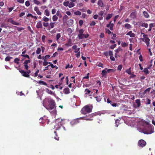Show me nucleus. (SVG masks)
<instances>
[{
  "label": "nucleus",
  "instance_id": "1",
  "mask_svg": "<svg viewBox=\"0 0 155 155\" xmlns=\"http://www.w3.org/2000/svg\"><path fill=\"white\" fill-rule=\"evenodd\" d=\"M44 107L48 110H51L55 107L54 101L51 98H45L43 101Z\"/></svg>",
  "mask_w": 155,
  "mask_h": 155
},
{
  "label": "nucleus",
  "instance_id": "2",
  "mask_svg": "<svg viewBox=\"0 0 155 155\" xmlns=\"http://www.w3.org/2000/svg\"><path fill=\"white\" fill-rule=\"evenodd\" d=\"M97 115V114L96 113H93L91 114H89L87 116H86V117H82L78 118L77 119L71 122L70 123L72 125L79 123V120H86L91 121L93 120V119L92 118L96 116Z\"/></svg>",
  "mask_w": 155,
  "mask_h": 155
},
{
  "label": "nucleus",
  "instance_id": "3",
  "mask_svg": "<svg viewBox=\"0 0 155 155\" xmlns=\"http://www.w3.org/2000/svg\"><path fill=\"white\" fill-rule=\"evenodd\" d=\"M93 107L92 105H87L83 107L81 110V112L83 114H86L89 113L92 111Z\"/></svg>",
  "mask_w": 155,
  "mask_h": 155
},
{
  "label": "nucleus",
  "instance_id": "4",
  "mask_svg": "<svg viewBox=\"0 0 155 155\" xmlns=\"http://www.w3.org/2000/svg\"><path fill=\"white\" fill-rule=\"evenodd\" d=\"M79 34L78 35V37L80 39H83L84 38H87L89 36V35L87 33L86 34H84V30L81 28L79 29L78 31Z\"/></svg>",
  "mask_w": 155,
  "mask_h": 155
},
{
  "label": "nucleus",
  "instance_id": "5",
  "mask_svg": "<svg viewBox=\"0 0 155 155\" xmlns=\"http://www.w3.org/2000/svg\"><path fill=\"white\" fill-rule=\"evenodd\" d=\"M145 28L143 29L142 30V31H143V29H144ZM141 34H143L142 38H141L142 41L145 42L147 45V47H148L150 44V39L148 38V35L146 34H144V33L141 32Z\"/></svg>",
  "mask_w": 155,
  "mask_h": 155
},
{
  "label": "nucleus",
  "instance_id": "6",
  "mask_svg": "<svg viewBox=\"0 0 155 155\" xmlns=\"http://www.w3.org/2000/svg\"><path fill=\"white\" fill-rule=\"evenodd\" d=\"M154 131L150 127H148L147 129L143 130L142 132L145 134H150L153 133Z\"/></svg>",
  "mask_w": 155,
  "mask_h": 155
},
{
  "label": "nucleus",
  "instance_id": "7",
  "mask_svg": "<svg viewBox=\"0 0 155 155\" xmlns=\"http://www.w3.org/2000/svg\"><path fill=\"white\" fill-rule=\"evenodd\" d=\"M7 22L11 23L12 24L16 25H19L20 23L14 21L13 19L12 18H9L8 19Z\"/></svg>",
  "mask_w": 155,
  "mask_h": 155
},
{
  "label": "nucleus",
  "instance_id": "8",
  "mask_svg": "<svg viewBox=\"0 0 155 155\" xmlns=\"http://www.w3.org/2000/svg\"><path fill=\"white\" fill-rule=\"evenodd\" d=\"M146 142L143 140H140L138 142V146L141 147H144L146 145Z\"/></svg>",
  "mask_w": 155,
  "mask_h": 155
},
{
  "label": "nucleus",
  "instance_id": "9",
  "mask_svg": "<svg viewBox=\"0 0 155 155\" xmlns=\"http://www.w3.org/2000/svg\"><path fill=\"white\" fill-rule=\"evenodd\" d=\"M137 12L135 11L133 12L130 14L129 17L131 19H134L137 18Z\"/></svg>",
  "mask_w": 155,
  "mask_h": 155
},
{
  "label": "nucleus",
  "instance_id": "10",
  "mask_svg": "<svg viewBox=\"0 0 155 155\" xmlns=\"http://www.w3.org/2000/svg\"><path fill=\"white\" fill-rule=\"evenodd\" d=\"M19 71L21 74L22 76L24 77L27 78L29 77V75L27 74V73L25 71L21 70H19Z\"/></svg>",
  "mask_w": 155,
  "mask_h": 155
},
{
  "label": "nucleus",
  "instance_id": "11",
  "mask_svg": "<svg viewBox=\"0 0 155 155\" xmlns=\"http://www.w3.org/2000/svg\"><path fill=\"white\" fill-rule=\"evenodd\" d=\"M47 120L48 121V120L47 119V117L45 116H44L43 117H41L40 118L39 120L40 123H41L42 124L45 122V120Z\"/></svg>",
  "mask_w": 155,
  "mask_h": 155
},
{
  "label": "nucleus",
  "instance_id": "12",
  "mask_svg": "<svg viewBox=\"0 0 155 155\" xmlns=\"http://www.w3.org/2000/svg\"><path fill=\"white\" fill-rule=\"evenodd\" d=\"M63 92L65 94H68L70 93V89L68 87H66L63 89Z\"/></svg>",
  "mask_w": 155,
  "mask_h": 155
},
{
  "label": "nucleus",
  "instance_id": "13",
  "mask_svg": "<svg viewBox=\"0 0 155 155\" xmlns=\"http://www.w3.org/2000/svg\"><path fill=\"white\" fill-rule=\"evenodd\" d=\"M72 45V40L71 39H70L68 40V42L66 43L65 44V45L67 46H71Z\"/></svg>",
  "mask_w": 155,
  "mask_h": 155
},
{
  "label": "nucleus",
  "instance_id": "14",
  "mask_svg": "<svg viewBox=\"0 0 155 155\" xmlns=\"http://www.w3.org/2000/svg\"><path fill=\"white\" fill-rule=\"evenodd\" d=\"M107 68H105L104 70L102 71L101 74L103 77L106 75V74L107 72Z\"/></svg>",
  "mask_w": 155,
  "mask_h": 155
},
{
  "label": "nucleus",
  "instance_id": "15",
  "mask_svg": "<svg viewBox=\"0 0 155 155\" xmlns=\"http://www.w3.org/2000/svg\"><path fill=\"white\" fill-rule=\"evenodd\" d=\"M35 11L36 12L38 15H40L41 14V12L39 10L38 7H35L34 8Z\"/></svg>",
  "mask_w": 155,
  "mask_h": 155
},
{
  "label": "nucleus",
  "instance_id": "16",
  "mask_svg": "<svg viewBox=\"0 0 155 155\" xmlns=\"http://www.w3.org/2000/svg\"><path fill=\"white\" fill-rule=\"evenodd\" d=\"M62 119H56L55 120V123L56 124L57 123L58 125H61V123H62Z\"/></svg>",
  "mask_w": 155,
  "mask_h": 155
},
{
  "label": "nucleus",
  "instance_id": "17",
  "mask_svg": "<svg viewBox=\"0 0 155 155\" xmlns=\"http://www.w3.org/2000/svg\"><path fill=\"white\" fill-rule=\"evenodd\" d=\"M127 35H129L130 37L132 38L134 37L135 36V34L134 33H133L131 31L127 33Z\"/></svg>",
  "mask_w": 155,
  "mask_h": 155
},
{
  "label": "nucleus",
  "instance_id": "18",
  "mask_svg": "<svg viewBox=\"0 0 155 155\" xmlns=\"http://www.w3.org/2000/svg\"><path fill=\"white\" fill-rule=\"evenodd\" d=\"M143 14L144 17L146 18H148L149 17V15L148 13L146 11H143Z\"/></svg>",
  "mask_w": 155,
  "mask_h": 155
},
{
  "label": "nucleus",
  "instance_id": "19",
  "mask_svg": "<svg viewBox=\"0 0 155 155\" xmlns=\"http://www.w3.org/2000/svg\"><path fill=\"white\" fill-rule=\"evenodd\" d=\"M36 27L38 28H42V26L41 21H39L37 23Z\"/></svg>",
  "mask_w": 155,
  "mask_h": 155
},
{
  "label": "nucleus",
  "instance_id": "20",
  "mask_svg": "<svg viewBox=\"0 0 155 155\" xmlns=\"http://www.w3.org/2000/svg\"><path fill=\"white\" fill-rule=\"evenodd\" d=\"M130 75L129 77L127 76V79H130L134 78L136 77V75L134 74V72H132V73H131V74Z\"/></svg>",
  "mask_w": 155,
  "mask_h": 155
},
{
  "label": "nucleus",
  "instance_id": "21",
  "mask_svg": "<svg viewBox=\"0 0 155 155\" xmlns=\"http://www.w3.org/2000/svg\"><path fill=\"white\" fill-rule=\"evenodd\" d=\"M44 14L46 16H48L50 15V12L48 9H46L44 11Z\"/></svg>",
  "mask_w": 155,
  "mask_h": 155
},
{
  "label": "nucleus",
  "instance_id": "22",
  "mask_svg": "<svg viewBox=\"0 0 155 155\" xmlns=\"http://www.w3.org/2000/svg\"><path fill=\"white\" fill-rule=\"evenodd\" d=\"M50 57V56L49 55H47L45 57H43L42 58V59L44 61H46L49 59Z\"/></svg>",
  "mask_w": 155,
  "mask_h": 155
},
{
  "label": "nucleus",
  "instance_id": "23",
  "mask_svg": "<svg viewBox=\"0 0 155 155\" xmlns=\"http://www.w3.org/2000/svg\"><path fill=\"white\" fill-rule=\"evenodd\" d=\"M98 5L101 7H103L104 5V3L101 0H99L98 2Z\"/></svg>",
  "mask_w": 155,
  "mask_h": 155
},
{
  "label": "nucleus",
  "instance_id": "24",
  "mask_svg": "<svg viewBox=\"0 0 155 155\" xmlns=\"http://www.w3.org/2000/svg\"><path fill=\"white\" fill-rule=\"evenodd\" d=\"M54 133L55 135V136L54 137V138L58 140H59V137L58 136L56 131H54Z\"/></svg>",
  "mask_w": 155,
  "mask_h": 155
},
{
  "label": "nucleus",
  "instance_id": "25",
  "mask_svg": "<svg viewBox=\"0 0 155 155\" xmlns=\"http://www.w3.org/2000/svg\"><path fill=\"white\" fill-rule=\"evenodd\" d=\"M113 16L112 14H108L107 15L106 18L107 20H108L110 19V18H112Z\"/></svg>",
  "mask_w": 155,
  "mask_h": 155
},
{
  "label": "nucleus",
  "instance_id": "26",
  "mask_svg": "<svg viewBox=\"0 0 155 155\" xmlns=\"http://www.w3.org/2000/svg\"><path fill=\"white\" fill-rule=\"evenodd\" d=\"M56 15L57 16V17H58L60 18H61L62 17V14L59 11H57Z\"/></svg>",
  "mask_w": 155,
  "mask_h": 155
},
{
  "label": "nucleus",
  "instance_id": "27",
  "mask_svg": "<svg viewBox=\"0 0 155 155\" xmlns=\"http://www.w3.org/2000/svg\"><path fill=\"white\" fill-rule=\"evenodd\" d=\"M135 102L137 104V107H140V99H137L135 100Z\"/></svg>",
  "mask_w": 155,
  "mask_h": 155
},
{
  "label": "nucleus",
  "instance_id": "28",
  "mask_svg": "<svg viewBox=\"0 0 155 155\" xmlns=\"http://www.w3.org/2000/svg\"><path fill=\"white\" fill-rule=\"evenodd\" d=\"M1 27L2 28H6L7 27V24L5 22H3L1 23Z\"/></svg>",
  "mask_w": 155,
  "mask_h": 155
},
{
  "label": "nucleus",
  "instance_id": "29",
  "mask_svg": "<svg viewBox=\"0 0 155 155\" xmlns=\"http://www.w3.org/2000/svg\"><path fill=\"white\" fill-rule=\"evenodd\" d=\"M143 71L146 75L150 73L149 71L148 70V68H144V69Z\"/></svg>",
  "mask_w": 155,
  "mask_h": 155
},
{
  "label": "nucleus",
  "instance_id": "30",
  "mask_svg": "<svg viewBox=\"0 0 155 155\" xmlns=\"http://www.w3.org/2000/svg\"><path fill=\"white\" fill-rule=\"evenodd\" d=\"M74 5L75 4L73 2H70V3H69L68 7L69 8L73 7L74 6Z\"/></svg>",
  "mask_w": 155,
  "mask_h": 155
},
{
  "label": "nucleus",
  "instance_id": "31",
  "mask_svg": "<svg viewBox=\"0 0 155 155\" xmlns=\"http://www.w3.org/2000/svg\"><path fill=\"white\" fill-rule=\"evenodd\" d=\"M52 19L53 21H56L58 19V17L56 15H54L52 17Z\"/></svg>",
  "mask_w": 155,
  "mask_h": 155
},
{
  "label": "nucleus",
  "instance_id": "32",
  "mask_svg": "<svg viewBox=\"0 0 155 155\" xmlns=\"http://www.w3.org/2000/svg\"><path fill=\"white\" fill-rule=\"evenodd\" d=\"M141 26L142 27H144L145 28H147L148 27V25L147 23H143L141 24Z\"/></svg>",
  "mask_w": 155,
  "mask_h": 155
},
{
  "label": "nucleus",
  "instance_id": "33",
  "mask_svg": "<svg viewBox=\"0 0 155 155\" xmlns=\"http://www.w3.org/2000/svg\"><path fill=\"white\" fill-rule=\"evenodd\" d=\"M74 14L76 15H80L81 14V12L79 11H77L74 12Z\"/></svg>",
  "mask_w": 155,
  "mask_h": 155
},
{
  "label": "nucleus",
  "instance_id": "34",
  "mask_svg": "<svg viewBox=\"0 0 155 155\" xmlns=\"http://www.w3.org/2000/svg\"><path fill=\"white\" fill-rule=\"evenodd\" d=\"M38 83L39 84H42L43 85H47V84L46 83V82H44V81H39L38 82Z\"/></svg>",
  "mask_w": 155,
  "mask_h": 155
},
{
  "label": "nucleus",
  "instance_id": "35",
  "mask_svg": "<svg viewBox=\"0 0 155 155\" xmlns=\"http://www.w3.org/2000/svg\"><path fill=\"white\" fill-rule=\"evenodd\" d=\"M96 100L98 102H100L101 99V98L100 96H97L95 97Z\"/></svg>",
  "mask_w": 155,
  "mask_h": 155
},
{
  "label": "nucleus",
  "instance_id": "36",
  "mask_svg": "<svg viewBox=\"0 0 155 155\" xmlns=\"http://www.w3.org/2000/svg\"><path fill=\"white\" fill-rule=\"evenodd\" d=\"M154 26L153 25V23H150L149 25V28L148 29V31H150L151 30L152 28Z\"/></svg>",
  "mask_w": 155,
  "mask_h": 155
},
{
  "label": "nucleus",
  "instance_id": "37",
  "mask_svg": "<svg viewBox=\"0 0 155 155\" xmlns=\"http://www.w3.org/2000/svg\"><path fill=\"white\" fill-rule=\"evenodd\" d=\"M68 19V16L66 15H65L63 18V21H66Z\"/></svg>",
  "mask_w": 155,
  "mask_h": 155
},
{
  "label": "nucleus",
  "instance_id": "38",
  "mask_svg": "<svg viewBox=\"0 0 155 155\" xmlns=\"http://www.w3.org/2000/svg\"><path fill=\"white\" fill-rule=\"evenodd\" d=\"M55 22H50L49 24L50 27L51 28H54Z\"/></svg>",
  "mask_w": 155,
  "mask_h": 155
},
{
  "label": "nucleus",
  "instance_id": "39",
  "mask_svg": "<svg viewBox=\"0 0 155 155\" xmlns=\"http://www.w3.org/2000/svg\"><path fill=\"white\" fill-rule=\"evenodd\" d=\"M46 92L49 94H52L53 93L52 91L48 88L46 89Z\"/></svg>",
  "mask_w": 155,
  "mask_h": 155
},
{
  "label": "nucleus",
  "instance_id": "40",
  "mask_svg": "<svg viewBox=\"0 0 155 155\" xmlns=\"http://www.w3.org/2000/svg\"><path fill=\"white\" fill-rule=\"evenodd\" d=\"M12 58V57H10V56H7L6 57V58L5 59V60L6 61H8L10 60Z\"/></svg>",
  "mask_w": 155,
  "mask_h": 155
},
{
  "label": "nucleus",
  "instance_id": "41",
  "mask_svg": "<svg viewBox=\"0 0 155 155\" xmlns=\"http://www.w3.org/2000/svg\"><path fill=\"white\" fill-rule=\"evenodd\" d=\"M43 20L45 22H47L49 21V19L47 17L45 16H44L43 18Z\"/></svg>",
  "mask_w": 155,
  "mask_h": 155
},
{
  "label": "nucleus",
  "instance_id": "42",
  "mask_svg": "<svg viewBox=\"0 0 155 155\" xmlns=\"http://www.w3.org/2000/svg\"><path fill=\"white\" fill-rule=\"evenodd\" d=\"M20 61V59L18 58H16L14 60V62L15 63H16L17 64H18L19 63L18 61Z\"/></svg>",
  "mask_w": 155,
  "mask_h": 155
},
{
  "label": "nucleus",
  "instance_id": "43",
  "mask_svg": "<svg viewBox=\"0 0 155 155\" xmlns=\"http://www.w3.org/2000/svg\"><path fill=\"white\" fill-rule=\"evenodd\" d=\"M61 35L60 33H58L56 35V40L57 41L61 37Z\"/></svg>",
  "mask_w": 155,
  "mask_h": 155
},
{
  "label": "nucleus",
  "instance_id": "44",
  "mask_svg": "<svg viewBox=\"0 0 155 155\" xmlns=\"http://www.w3.org/2000/svg\"><path fill=\"white\" fill-rule=\"evenodd\" d=\"M97 66L98 67H101L102 68H103L104 67L103 66V64L101 63H97Z\"/></svg>",
  "mask_w": 155,
  "mask_h": 155
},
{
  "label": "nucleus",
  "instance_id": "45",
  "mask_svg": "<svg viewBox=\"0 0 155 155\" xmlns=\"http://www.w3.org/2000/svg\"><path fill=\"white\" fill-rule=\"evenodd\" d=\"M151 89L150 87L148 88L144 92H143V94H145L147 93V92H150V90Z\"/></svg>",
  "mask_w": 155,
  "mask_h": 155
},
{
  "label": "nucleus",
  "instance_id": "46",
  "mask_svg": "<svg viewBox=\"0 0 155 155\" xmlns=\"http://www.w3.org/2000/svg\"><path fill=\"white\" fill-rule=\"evenodd\" d=\"M41 51V49L40 48H37L36 51V53L37 54H39Z\"/></svg>",
  "mask_w": 155,
  "mask_h": 155
},
{
  "label": "nucleus",
  "instance_id": "47",
  "mask_svg": "<svg viewBox=\"0 0 155 155\" xmlns=\"http://www.w3.org/2000/svg\"><path fill=\"white\" fill-rule=\"evenodd\" d=\"M127 73L129 74H130L132 72L131 71V68H130L128 69L127 70Z\"/></svg>",
  "mask_w": 155,
  "mask_h": 155
},
{
  "label": "nucleus",
  "instance_id": "48",
  "mask_svg": "<svg viewBox=\"0 0 155 155\" xmlns=\"http://www.w3.org/2000/svg\"><path fill=\"white\" fill-rule=\"evenodd\" d=\"M69 3V2L68 1L67 2H63V4L65 6H68Z\"/></svg>",
  "mask_w": 155,
  "mask_h": 155
},
{
  "label": "nucleus",
  "instance_id": "49",
  "mask_svg": "<svg viewBox=\"0 0 155 155\" xmlns=\"http://www.w3.org/2000/svg\"><path fill=\"white\" fill-rule=\"evenodd\" d=\"M85 94H88L90 93L91 91L87 89H86L85 90Z\"/></svg>",
  "mask_w": 155,
  "mask_h": 155
},
{
  "label": "nucleus",
  "instance_id": "50",
  "mask_svg": "<svg viewBox=\"0 0 155 155\" xmlns=\"http://www.w3.org/2000/svg\"><path fill=\"white\" fill-rule=\"evenodd\" d=\"M17 28V30L18 31H20L22 30H24L25 28L22 27H16Z\"/></svg>",
  "mask_w": 155,
  "mask_h": 155
},
{
  "label": "nucleus",
  "instance_id": "51",
  "mask_svg": "<svg viewBox=\"0 0 155 155\" xmlns=\"http://www.w3.org/2000/svg\"><path fill=\"white\" fill-rule=\"evenodd\" d=\"M146 104H150L151 100L149 98H147L146 99Z\"/></svg>",
  "mask_w": 155,
  "mask_h": 155
},
{
  "label": "nucleus",
  "instance_id": "52",
  "mask_svg": "<svg viewBox=\"0 0 155 155\" xmlns=\"http://www.w3.org/2000/svg\"><path fill=\"white\" fill-rule=\"evenodd\" d=\"M34 3L37 5H39L40 4V3L39 1H38L37 0H34Z\"/></svg>",
  "mask_w": 155,
  "mask_h": 155
},
{
  "label": "nucleus",
  "instance_id": "53",
  "mask_svg": "<svg viewBox=\"0 0 155 155\" xmlns=\"http://www.w3.org/2000/svg\"><path fill=\"white\" fill-rule=\"evenodd\" d=\"M27 29H28L29 31L31 32L32 33V34H33V33L34 32H33V31L31 29L30 27V26H28L27 27Z\"/></svg>",
  "mask_w": 155,
  "mask_h": 155
},
{
  "label": "nucleus",
  "instance_id": "54",
  "mask_svg": "<svg viewBox=\"0 0 155 155\" xmlns=\"http://www.w3.org/2000/svg\"><path fill=\"white\" fill-rule=\"evenodd\" d=\"M105 11H101L100 12L98 13V14L99 15L101 16H102Z\"/></svg>",
  "mask_w": 155,
  "mask_h": 155
},
{
  "label": "nucleus",
  "instance_id": "55",
  "mask_svg": "<svg viewBox=\"0 0 155 155\" xmlns=\"http://www.w3.org/2000/svg\"><path fill=\"white\" fill-rule=\"evenodd\" d=\"M80 51H79L77 54H75V56L78 58L80 57Z\"/></svg>",
  "mask_w": 155,
  "mask_h": 155
},
{
  "label": "nucleus",
  "instance_id": "56",
  "mask_svg": "<svg viewBox=\"0 0 155 155\" xmlns=\"http://www.w3.org/2000/svg\"><path fill=\"white\" fill-rule=\"evenodd\" d=\"M30 62V60L29 59L28 60H26L24 62L23 64H28Z\"/></svg>",
  "mask_w": 155,
  "mask_h": 155
},
{
  "label": "nucleus",
  "instance_id": "57",
  "mask_svg": "<svg viewBox=\"0 0 155 155\" xmlns=\"http://www.w3.org/2000/svg\"><path fill=\"white\" fill-rule=\"evenodd\" d=\"M25 5L27 7H28L30 5V4L29 1H27L25 2Z\"/></svg>",
  "mask_w": 155,
  "mask_h": 155
},
{
  "label": "nucleus",
  "instance_id": "58",
  "mask_svg": "<svg viewBox=\"0 0 155 155\" xmlns=\"http://www.w3.org/2000/svg\"><path fill=\"white\" fill-rule=\"evenodd\" d=\"M39 70L38 69L36 71L35 73L34 77H37L38 75V74L39 73Z\"/></svg>",
  "mask_w": 155,
  "mask_h": 155
},
{
  "label": "nucleus",
  "instance_id": "59",
  "mask_svg": "<svg viewBox=\"0 0 155 155\" xmlns=\"http://www.w3.org/2000/svg\"><path fill=\"white\" fill-rule=\"evenodd\" d=\"M8 12H11L12 11V10L14 9V7H11V8H9L8 7Z\"/></svg>",
  "mask_w": 155,
  "mask_h": 155
},
{
  "label": "nucleus",
  "instance_id": "60",
  "mask_svg": "<svg viewBox=\"0 0 155 155\" xmlns=\"http://www.w3.org/2000/svg\"><path fill=\"white\" fill-rule=\"evenodd\" d=\"M79 23L80 26H81L83 24V21L82 20H80L79 21Z\"/></svg>",
  "mask_w": 155,
  "mask_h": 155
},
{
  "label": "nucleus",
  "instance_id": "61",
  "mask_svg": "<svg viewBox=\"0 0 155 155\" xmlns=\"http://www.w3.org/2000/svg\"><path fill=\"white\" fill-rule=\"evenodd\" d=\"M96 24V23L94 21H92L90 24V26H94Z\"/></svg>",
  "mask_w": 155,
  "mask_h": 155
},
{
  "label": "nucleus",
  "instance_id": "62",
  "mask_svg": "<svg viewBox=\"0 0 155 155\" xmlns=\"http://www.w3.org/2000/svg\"><path fill=\"white\" fill-rule=\"evenodd\" d=\"M107 73H110V72H114V70L113 69H107Z\"/></svg>",
  "mask_w": 155,
  "mask_h": 155
},
{
  "label": "nucleus",
  "instance_id": "63",
  "mask_svg": "<svg viewBox=\"0 0 155 155\" xmlns=\"http://www.w3.org/2000/svg\"><path fill=\"white\" fill-rule=\"evenodd\" d=\"M49 24L48 22H44L43 23V25L44 27H47L48 25Z\"/></svg>",
  "mask_w": 155,
  "mask_h": 155
},
{
  "label": "nucleus",
  "instance_id": "64",
  "mask_svg": "<svg viewBox=\"0 0 155 155\" xmlns=\"http://www.w3.org/2000/svg\"><path fill=\"white\" fill-rule=\"evenodd\" d=\"M56 11V10L54 8L51 10V13L52 14H55Z\"/></svg>",
  "mask_w": 155,
  "mask_h": 155
}]
</instances>
